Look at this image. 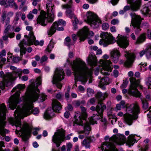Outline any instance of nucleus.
<instances>
[{"mask_svg":"<svg viewBox=\"0 0 151 151\" xmlns=\"http://www.w3.org/2000/svg\"><path fill=\"white\" fill-rule=\"evenodd\" d=\"M36 82V85L35 83H32L28 88L26 96L23 97V105L21 107L18 106L14 112L15 119H9V120L11 124H17L19 127L21 124V119L29 115L31 113L34 115L39 113V110L38 108L33 109V103L36 101L39 97L40 91L37 87L41 83V78L38 77Z\"/></svg>","mask_w":151,"mask_h":151,"instance_id":"nucleus-1","label":"nucleus"},{"mask_svg":"<svg viewBox=\"0 0 151 151\" xmlns=\"http://www.w3.org/2000/svg\"><path fill=\"white\" fill-rule=\"evenodd\" d=\"M75 75V82L79 81L84 84L92 75V71L88 68L85 63L80 58H77L71 64ZM75 85L77 87V85Z\"/></svg>","mask_w":151,"mask_h":151,"instance_id":"nucleus-2","label":"nucleus"},{"mask_svg":"<svg viewBox=\"0 0 151 151\" xmlns=\"http://www.w3.org/2000/svg\"><path fill=\"white\" fill-rule=\"evenodd\" d=\"M126 141L125 137L122 135H114L111 137L109 141L104 142L101 145L102 151H118L115 146V144L123 145Z\"/></svg>","mask_w":151,"mask_h":151,"instance_id":"nucleus-3","label":"nucleus"},{"mask_svg":"<svg viewBox=\"0 0 151 151\" xmlns=\"http://www.w3.org/2000/svg\"><path fill=\"white\" fill-rule=\"evenodd\" d=\"M126 113L124 115V121L129 125H132L133 121L138 118V114L140 113V108L137 103L132 104L129 107H127Z\"/></svg>","mask_w":151,"mask_h":151,"instance_id":"nucleus-4","label":"nucleus"},{"mask_svg":"<svg viewBox=\"0 0 151 151\" xmlns=\"http://www.w3.org/2000/svg\"><path fill=\"white\" fill-rule=\"evenodd\" d=\"M46 9L47 14L43 11H41L40 15L37 19V23L40 24L43 26L47 25V21L49 22H52L54 20L55 8L54 6H50V7L46 6Z\"/></svg>","mask_w":151,"mask_h":151,"instance_id":"nucleus-5","label":"nucleus"},{"mask_svg":"<svg viewBox=\"0 0 151 151\" xmlns=\"http://www.w3.org/2000/svg\"><path fill=\"white\" fill-rule=\"evenodd\" d=\"M24 84H19L14 88L12 91H16L14 94L10 98L8 102V105L11 109H15L17 104L19 102V93L20 91L24 89Z\"/></svg>","mask_w":151,"mask_h":151,"instance_id":"nucleus-6","label":"nucleus"},{"mask_svg":"<svg viewBox=\"0 0 151 151\" xmlns=\"http://www.w3.org/2000/svg\"><path fill=\"white\" fill-rule=\"evenodd\" d=\"M7 111L4 104H1L0 106V134L3 137L5 136L6 134L9 132L8 130L4 129L6 122L5 119Z\"/></svg>","mask_w":151,"mask_h":151,"instance_id":"nucleus-7","label":"nucleus"},{"mask_svg":"<svg viewBox=\"0 0 151 151\" xmlns=\"http://www.w3.org/2000/svg\"><path fill=\"white\" fill-rule=\"evenodd\" d=\"M12 124L13 125H15L17 127H19V130H23V132L21 134H20V133L19 134V136L20 137H21L22 140L24 141H26L28 139L27 136L31 134L32 130L34 129L32 126L26 123L23 124L22 128L21 127V126H19V127L17 125V124ZM34 129L35 130V131L33 132V134L34 135H36L37 134V129L36 128H35Z\"/></svg>","mask_w":151,"mask_h":151,"instance_id":"nucleus-8","label":"nucleus"},{"mask_svg":"<svg viewBox=\"0 0 151 151\" xmlns=\"http://www.w3.org/2000/svg\"><path fill=\"white\" fill-rule=\"evenodd\" d=\"M65 74L63 69L61 68H56L52 82L53 85L59 89H61L62 87V84L60 81L64 79Z\"/></svg>","mask_w":151,"mask_h":151,"instance_id":"nucleus-9","label":"nucleus"},{"mask_svg":"<svg viewBox=\"0 0 151 151\" xmlns=\"http://www.w3.org/2000/svg\"><path fill=\"white\" fill-rule=\"evenodd\" d=\"M131 85L129 88V93L136 97H140V93L138 91L137 87L139 86L141 89L143 88V87L139 84L140 80H136L135 78L132 77L130 78Z\"/></svg>","mask_w":151,"mask_h":151,"instance_id":"nucleus-10","label":"nucleus"},{"mask_svg":"<svg viewBox=\"0 0 151 151\" xmlns=\"http://www.w3.org/2000/svg\"><path fill=\"white\" fill-rule=\"evenodd\" d=\"M73 122L75 124L83 126L85 131L87 130L89 132L90 130L89 124L86 121V118H84V117L79 111L75 112Z\"/></svg>","mask_w":151,"mask_h":151,"instance_id":"nucleus-11","label":"nucleus"},{"mask_svg":"<svg viewBox=\"0 0 151 151\" xmlns=\"http://www.w3.org/2000/svg\"><path fill=\"white\" fill-rule=\"evenodd\" d=\"M106 108V106L103 103H101L100 104H99L96 106V107L91 106L90 107V109L93 111H96L98 113V115H96L95 116L91 117L89 119V121L91 124H94L95 123H96V121L94 120L96 119V116H100L102 117L103 114V112L104 111Z\"/></svg>","mask_w":151,"mask_h":151,"instance_id":"nucleus-12","label":"nucleus"},{"mask_svg":"<svg viewBox=\"0 0 151 151\" xmlns=\"http://www.w3.org/2000/svg\"><path fill=\"white\" fill-rule=\"evenodd\" d=\"M130 15L132 17L130 26L133 27L135 34H138L141 30L140 28L141 19L139 16L136 15L134 13H131Z\"/></svg>","mask_w":151,"mask_h":151,"instance_id":"nucleus-13","label":"nucleus"},{"mask_svg":"<svg viewBox=\"0 0 151 151\" xmlns=\"http://www.w3.org/2000/svg\"><path fill=\"white\" fill-rule=\"evenodd\" d=\"M65 131L62 129H58L52 137V141L56 144L57 147H58L62 142L65 138Z\"/></svg>","mask_w":151,"mask_h":151,"instance_id":"nucleus-14","label":"nucleus"},{"mask_svg":"<svg viewBox=\"0 0 151 151\" xmlns=\"http://www.w3.org/2000/svg\"><path fill=\"white\" fill-rule=\"evenodd\" d=\"M87 16V22L90 24L91 27L95 28L99 27L101 20L96 14L91 12H88Z\"/></svg>","mask_w":151,"mask_h":151,"instance_id":"nucleus-15","label":"nucleus"},{"mask_svg":"<svg viewBox=\"0 0 151 151\" xmlns=\"http://www.w3.org/2000/svg\"><path fill=\"white\" fill-rule=\"evenodd\" d=\"M100 63L102 67L101 71V73L105 76L109 75V72H111L112 69L111 61L109 60H101Z\"/></svg>","mask_w":151,"mask_h":151,"instance_id":"nucleus-16","label":"nucleus"},{"mask_svg":"<svg viewBox=\"0 0 151 151\" xmlns=\"http://www.w3.org/2000/svg\"><path fill=\"white\" fill-rule=\"evenodd\" d=\"M103 37L104 40H101L99 41L100 45H103L104 46L106 47L108 45L112 44L114 43L116 40L110 33H104Z\"/></svg>","mask_w":151,"mask_h":151,"instance_id":"nucleus-17","label":"nucleus"},{"mask_svg":"<svg viewBox=\"0 0 151 151\" xmlns=\"http://www.w3.org/2000/svg\"><path fill=\"white\" fill-rule=\"evenodd\" d=\"M30 38L27 39V42L24 40H22L20 42V44L22 46H24V45H32L34 44L35 45H40L41 46L43 45V41H41L40 42L35 39V37L34 35L32 32H31L30 34Z\"/></svg>","mask_w":151,"mask_h":151,"instance_id":"nucleus-18","label":"nucleus"},{"mask_svg":"<svg viewBox=\"0 0 151 151\" xmlns=\"http://www.w3.org/2000/svg\"><path fill=\"white\" fill-rule=\"evenodd\" d=\"M124 56L126 60L124 63V65L126 67H131L135 58L134 53L130 51H127L125 52Z\"/></svg>","mask_w":151,"mask_h":151,"instance_id":"nucleus-19","label":"nucleus"},{"mask_svg":"<svg viewBox=\"0 0 151 151\" xmlns=\"http://www.w3.org/2000/svg\"><path fill=\"white\" fill-rule=\"evenodd\" d=\"M77 35L80 37V41H83L87 37L88 35L93 36L94 33L93 32L89 31L87 27H84L78 33Z\"/></svg>","mask_w":151,"mask_h":151,"instance_id":"nucleus-20","label":"nucleus"},{"mask_svg":"<svg viewBox=\"0 0 151 151\" xmlns=\"http://www.w3.org/2000/svg\"><path fill=\"white\" fill-rule=\"evenodd\" d=\"M65 22L62 19L59 20L58 22H55L53 23L50 29L48 31L49 35L51 36L56 32L57 28L59 26H64L65 25Z\"/></svg>","mask_w":151,"mask_h":151,"instance_id":"nucleus-21","label":"nucleus"},{"mask_svg":"<svg viewBox=\"0 0 151 151\" xmlns=\"http://www.w3.org/2000/svg\"><path fill=\"white\" fill-rule=\"evenodd\" d=\"M14 14V13L12 11H10L8 13L6 11H3L1 16V21L3 24H4L5 25H7L9 24L10 17H12Z\"/></svg>","mask_w":151,"mask_h":151,"instance_id":"nucleus-22","label":"nucleus"},{"mask_svg":"<svg viewBox=\"0 0 151 151\" xmlns=\"http://www.w3.org/2000/svg\"><path fill=\"white\" fill-rule=\"evenodd\" d=\"M117 43L120 47L123 48H126L129 44L127 38L119 34L117 36Z\"/></svg>","mask_w":151,"mask_h":151,"instance_id":"nucleus-23","label":"nucleus"},{"mask_svg":"<svg viewBox=\"0 0 151 151\" xmlns=\"http://www.w3.org/2000/svg\"><path fill=\"white\" fill-rule=\"evenodd\" d=\"M128 3L130 4V8L136 11L139 9L141 5V0H127Z\"/></svg>","mask_w":151,"mask_h":151,"instance_id":"nucleus-24","label":"nucleus"},{"mask_svg":"<svg viewBox=\"0 0 151 151\" xmlns=\"http://www.w3.org/2000/svg\"><path fill=\"white\" fill-rule=\"evenodd\" d=\"M12 75L11 73H7L4 74L2 71L0 72V77L2 78L3 81L0 82H2L5 85V88L6 86H8L11 84V81H10V77Z\"/></svg>","mask_w":151,"mask_h":151,"instance_id":"nucleus-25","label":"nucleus"},{"mask_svg":"<svg viewBox=\"0 0 151 151\" xmlns=\"http://www.w3.org/2000/svg\"><path fill=\"white\" fill-rule=\"evenodd\" d=\"M62 7L63 9H68L65 12L67 16L70 18L73 17L74 13L71 9L72 7V0H70L68 4L62 5Z\"/></svg>","mask_w":151,"mask_h":151,"instance_id":"nucleus-26","label":"nucleus"},{"mask_svg":"<svg viewBox=\"0 0 151 151\" xmlns=\"http://www.w3.org/2000/svg\"><path fill=\"white\" fill-rule=\"evenodd\" d=\"M110 54L113 61L114 63H116L121 56L120 52L117 49H114L111 52Z\"/></svg>","mask_w":151,"mask_h":151,"instance_id":"nucleus-27","label":"nucleus"},{"mask_svg":"<svg viewBox=\"0 0 151 151\" xmlns=\"http://www.w3.org/2000/svg\"><path fill=\"white\" fill-rule=\"evenodd\" d=\"M11 76L10 77V81H11V84L12 82L16 79L18 77L19 78L21 77L22 74V70L21 69H17L14 72L11 73Z\"/></svg>","mask_w":151,"mask_h":151,"instance_id":"nucleus-28","label":"nucleus"},{"mask_svg":"<svg viewBox=\"0 0 151 151\" xmlns=\"http://www.w3.org/2000/svg\"><path fill=\"white\" fill-rule=\"evenodd\" d=\"M109 94L107 92H105L102 93L101 92H98L96 96V97L98 101V104H100L101 102L107 98L109 96Z\"/></svg>","mask_w":151,"mask_h":151,"instance_id":"nucleus-29","label":"nucleus"},{"mask_svg":"<svg viewBox=\"0 0 151 151\" xmlns=\"http://www.w3.org/2000/svg\"><path fill=\"white\" fill-rule=\"evenodd\" d=\"M52 105V109L56 112H58L62 109V106L60 103L56 100H53Z\"/></svg>","mask_w":151,"mask_h":151,"instance_id":"nucleus-30","label":"nucleus"},{"mask_svg":"<svg viewBox=\"0 0 151 151\" xmlns=\"http://www.w3.org/2000/svg\"><path fill=\"white\" fill-rule=\"evenodd\" d=\"M54 111L52 108H48L44 114V118L47 119H50L54 116Z\"/></svg>","mask_w":151,"mask_h":151,"instance_id":"nucleus-31","label":"nucleus"},{"mask_svg":"<svg viewBox=\"0 0 151 151\" xmlns=\"http://www.w3.org/2000/svg\"><path fill=\"white\" fill-rule=\"evenodd\" d=\"M88 62L92 66H95L96 64V58L94 54L91 53L88 58Z\"/></svg>","mask_w":151,"mask_h":151,"instance_id":"nucleus-32","label":"nucleus"},{"mask_svg":"<svg viewBox=\"0 0 151 151\" xmlns=\"http://www.w3.org/2000/svg\"><path fill=\"white\" fill-rule=\"evenodd\" d=\"M134 135H131L129 136L127 142V144L129 145V147L131 145H133L135 142V140L134 139Z\"/></svg>","mask_w":151,"mask_h":151,"instance_id":"nucleus-33","label":"nucleus"},{"mask_svg":"<svg viewBox=\"0 0 151 151\" xmlns=\"http://www.w3.org/2000/svg\"><path fill=\"white\" fill-rule=\"evenodd\" d=\"M91 130V128H90V130L89 131V132H88L87 130L85 131V128H84V131H81L78 132V134H80L78 136L79 138L81 139H83L86 136V134H88Z\"/></svg>","mask_w":151,"mask_h":151,"instance_id":"nucleus-34","label":"nucleus"},{"mask_svg":"<svg viewBox=\"0 0 151 151\" xmlns=\"http://www.w3.org/2000/svg\"><path fill=\"white\" fill-rule=\"evenodd\" d=\"M146 39V37L144 34L141 35L137 38L136 42V44H139L144 42Z\"/></svg>","mask_w":151,"mask_h":151,"instance_id":"nucleus-35","label":"nucleus"},{"mask_svg":"<svg viewBox=\"0 0 151 151\" xmlns=\"http://www.w3.org/2000/svg\"><path fill=\"white\" fill-rule=\"evenodd\" d=\"M109 84V78L108 77H106L101 79L99 86L101 87L104 85H107Z\"/></svg>","mask_w":151,"mask_h":151,"instance_id":"nucleus-36","label":"nucleus"},{"mask_svg":"<svg viewBox=\"0 0 151 151\" xmlns=\"http://www.w3.org/2000/svg\"><path fill=\"white\" fill-rule=\"evenodd\" d=\"M75 42L74 41H71L70 38L68 37H67L65 41L64 44L68 47H70L71 45H74Z\"/></svg>","mask_w":151,"mask_h":151,"instance_id":"nucleus-37","label":"nucleus"},{"mask_svg":"<svg viewBox=\"0 0 151 151\" xmlns=\"http://www.w3.org/2000/svg\"><path fill=\"white\" fill-rule=\"evenodd\" d=\"M145 50L147 58H149L151 56V44H148Z\"/></svg>","mask_w":151,"mask_h":151,"instance_id":"nucleus-38","label":"nucleus"},{"mask_svg":"<svg viewBox=\"0 0 151 151\" xmlns=\"http://www.w3.org/2000/svg\"><path fill=\"white\" fill-rule=\"evenodd\" d=\"M8 3V7L10 6L12 7H13L14 9H17L18 8V6L17 4L14 2V0H8L7 1Z\"/></svg>","mask_w":151,"mask_h":151,"instance_id":"nucleus-39","label":"nucleus"},{"mask_svg":"<svg viewBox=\"0 0 151 151\" xmlns=\"http://www.w3.org/2000/svg\"><path fill=\"white\" fill-rule=\"evenodd\" d=\"M26 29L27 30L29 31L30 32L29 33L28 36L27 35H25L24 36V37L26 38V40H24L25 41H26L27 42V39H28V38L29 39L30 38V32H32L33 34H34V33L32 31V27L29 26H28L27 27H26ZM33 35H34V34H33Z\"/></svg>","mask_w":151,"mask_h":151,"instance_id":"nucleus-40","label":"nucleus"},{"mask_svg":"<svg viewBox=\"0 0 151 151\" xmlns=\"http://www.w3.org/2000/svg\"><path fill=\"white\" fill-rule=\"evenodd\" d=\"M141 99L142 104V108L145 109H147L148 106L147 101L145 100L144 99L141 98Z\"/></svg>","mask_w":151,"mask_h":151,"instance_id":"nucleus-41","label":"nucleus"},{"mask_svg":"<svg viewBox=\"0 0 151 151\" xmlns=\"http://www.w3.org/2000/svg\"><path fill=\"white\" fill-rule=\"evenodd\" d=\"M81 109L82 111L81 113V114H82L83 116L84 117V118H86L87 114L86 112V109L84 107H81Z\"/></svg>","mask_w":151,"mask_h":151,"instance_id":"nucleus-42","label":"nucleus"},{"mask_svg":"<svg viewBox=\"0 0 151 151\" xmlns=\"http://www.w3.org/2000/svg\"><path fill=\"white\" fill-rule=\"evenodd\" d=\"M82 144L86 148H88L90 147L88 139H84L83 140Z\"/></svg>","mask_w":151,"mask_h":151,"instance_id":"nucleus-43","label":"nucleus"},{"mask_svg":"<svg viewBox=\"0 0 151 151\" xmlns=\"http://www.w3.org/2000/svg\"><path fill=\"white\" fill-rule=\"evenodd\" d=\"M142 12L144 14H150V11L147 6H145L142 9Z\"/></svg>","mask_w":151,"mask_h":151,"instance_id":"nucleus-44","label":"nucleus"},{"mask_svg":"<svg viewBox=\"0 0 151 151\" xmlns=\"http://www.w3.org/2000/svg\"><path fill=\"white\" fill-rule=\"evenodd\" d=\"M87 93L88 96L89 97L94 94L93 91L91 88H88L87 89Z\"/></svg>","mask_w":151,"mask_h":151,"instance_id":"nucleus-45","label":"nucleus"},{"mask_svg":"<svg viewBox=\"0 0 151 151\" xmlns=\"http://www.w3.org/2000/svg\"><path fill=\"white\" fill-rule=\"evenodd\" d=\"M4 147V143L2 141H0V151H9V149H5L4 150H2V147Z\"/></svg>","mask_w":151,"mask_h":151,"instance_id":"nucleus-46","label":"nucleus"},{"mask_svg":"<svg viewBox=\"0 0 151 151\" xmlns=\"http://www.w3.org/2000/svg\"><path fill=\"white\" fill-rule=\"evenodd\" d=\"M52 0H47L46 6L50 7V6H54L52 3Z\"/></svg>","mask_w":151,"mask_h":151,"instance_id":"nucleus-47","label":"nucleus"},{"mask_svg":"<svg viewBox=\"0 0 151 151\" xmlns=\"http://www.w3.org/2000/svg\"><path fill=\"white\" fill-rule=\"evenodd\" d=\"M6 26V27L5 29H4V33L8 34L9 33V29H10L11 27V25L10 24H8L7 25H5Z\"/></svg>","mask_w":151,"mask_h":151,"instance_id":"nucleus-48","label":"nucleus"},{"mask_svg":"<svg viewBox=\"0 0 151 151\" xmlns=\"http://www.w3.org/2000/svg\"><path fill=\"white\" fill-rule=\"evenodd\" d=\"M6 0H0V5L4 6L6 7H8V5L6 3Z\"/></svg>","mask_w":151,"mask_h":151,"instance_id":"nucleus-49","label":"nucleus"},{"mask_svg":"<svg viewBox=\"0 0 151 151\" xmlns=\"http://www.w3.org/2000/svg\"><path fill=\"white\" fill-rule=\"evenodd\" d=\"M74 21L75 22V23L74 22H73V26L75 29L77 28L76 24L78 23L79 21L78 19L76 17H74Z\"/></svg>","mask_w":151,"mask_h":151,"instance_id":"nucleus-50","label":"nucleus"},{"mask_svg":"<svg viewBox=\"0 0 151 151\" xmlns=\"http://www.w3.org/2000/svg\"><path fill=\"white\" fill-rule=\"evenodd\" d=\"M119 104L121 106L122 108L126 107V109L127 107H129V106L126 105L125 101H121Z\"/></svg>","mask_w":151,"mask_h":151,"instance_id":"nucleus-51","label":"nucleus"},{"mask_svg":"<svg viewBox=\"0 0 151 151\" xmlns=\"http://www.w3.org/2000/svg\"><path fill=\"white\" fill-rule=\"evenodd\" d=\"M53 45L51 44H49L46 49V51L50 53L52 49L53 48Z\"/></svg>","mask_w":151,"mask_h":151,"instance_id":"nucleus-52","label":"nucleus"},{"mask_svg":"<svg viewBox=\"0 0 151 151\" xmlns=\"http://www.w3.org/2000/svg\"><path fill=\"white\" fill-rule=\"evenodd\" d=\"M67 151H70V149L72 147V145L70 142H69L67 143Z\"/></svg>","mask_w":151,"mask_h":151,"instance_id":"nucleus-53","label":"nucleus"},{"mask_svg":"<svg viewBox=\"0 0 151 151\" xmlns=\"http://www.w3.org/2000/svg\"><path fill=\"white\" fill-rule=\"evenodd\" d=\"M109 25L107 23H104L102 25V28L104 30H106L109 29Z\"/></svg>","mask_w":151,"mask_h":151,"instance_id":"nucleus-54","label":"nucleus"},{"mask_svg":"<svg viewBox=\"0 0 151 151\" xmlns=\"http://www.w3.org/2000/svg\"><path fill=\"white\" fill-rule=\"evenodd\" d=\"M146 101L151 100V95L150 93L146 94L145 99H144Z\"/></svg>","mask_w":151,"mask_h":151,"instance_id":"nucleus-55","label":"nucleus"},{"mask_svg":"<svg viewBox=\"0 0 151 151\" xmlns=\"http://www.w3.org/2000/svg\"><path fill=\"white\" fill-rule=\"evenodd\" d=\"M47 59V57L46 56L44 55L42 57L40 60V62L41 63L46 61Z\"/></svg>","mask_w":151,"mask_h":151,"instance_id":"nucleus-56","label":"nucleus"},{"mask_svg":"<svg viewBox=\"0 0 151 151\" xmlns=\"http://www.w3.org/2000/svg\"><path fill=\"white\" fill-rule=\"evenodd\" d=\"M63 96V94L61 93H57L56 95V98L58 99H61Z\"/></svg>","mask_w":151,"mask_h":151,"instance_id":"nucleus-57","label":"nucleus"},{"mask_svg":"<svg viewBox=\"0 0 151 151\" xmlns=\"http://www.w3.org/2000/svg\"><path fill=\"white\" fill-rule=\"evenodd\" d=\"M119 23V21L117 19H114L112 20L111 22V23L113 25L118 24Z\"/></svg>","mask_w":151,"mask_h":151,"instance_id":"nucleus-58","label":"nucleus"},{"mask_svg":"<svg viewBox=\"0 0 151 151\" xmlns=\"http://www.w3.org/2000/svg\"><path fill=\"white\" fill-rule=\"evenodd\" d=\"M78 89L79 91L81 93L83 92L85 90L84 87L81 85H80L78 86Z\"/></svg>","mask_w":151,"mask_h":151,"instance_id":"nucleus-59","label":"nucleus"},{"mask_svg":"<svg viewBox=\"0 0 151 151\" xmlns=\"http://www.w3.org/2000/svg\"><path fill=\"white\" fill-rule=\"evenodd\" d=\"M8 36L7 35V34L6 33H3V35L2 37V39L4 41H6L8 40Z\"/></svg>","mask_w":151,"mask_h":151,"instance_id":"nucleus-60","label":"nucleus"},{"mask_svg":"<svg viewBox=\"0 0 151 151\" xmlns=\"http://www.w3.org/2000/svg\"><path fill=\"white\" fill-rule=\"evenodd\" d=\"M6 54V51L5 50H3L1 52H0V59L3 56H5Z\"/></svg>","mask_w":151,"mask_h":151,"instance_id":"nucleus-61","label":"nucleus"},{"mask_svg":"<svg viewBox=\"0 0 151 151\" xmlns=\"http://www.w3.org/2000/svg\"><path fill=\"white\" fill-rule=\"evenodd\" d=\"M31 12H30L27 15V17L29 19H32L34 17V15Z\"/></svg>","mask_w":151,"mask_h":151,"instance_id":"nucleus-62","label":"nucleus"},{"mask_svg":"<svg viewBox=\"0 0 151 151\" xmlns=\"http://www.w3.org/2000/svg\"><path fill=\"white\" fill-rule=\"evenodd\" d=\"M122 108V106L119 104H117L116 105V111H118V110H120Z\"/></svg>","mask_w":151,"mask_h":151,"instance_id":"nucleus-63","label":"nucleus"},{"mask_svg":"<svg viewBox=\"0 0 151 151\" xmlns=\"http://www.w3.org/2000/svg\"><path fill=\"white\" fill-rule=\"evenodd\" d=\"M128 83V82L127 81H124V80L123 83L122 85V87L123 88H126L127 85Z\"/></svg>","mask_w":151,"mask_h":151,"instance_id":"nucleus-64","label":"nucleus"}]
</instances>
